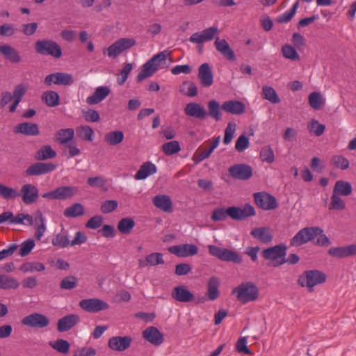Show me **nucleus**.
<instances>
[{
    "label": "nucleus",
    "mask_w": 356,
    "mask_h": 356,
    "mask_svg": "<svg viewBox=\"0 0 356 356\" xmlns=\"http://www.w3.org/2000/svg\"><path fill=\"white\" fill-rule=\"evenodd\" d=\"M236 124L234 122H229L227 124L225 130V136L223 138V143L225 145H228L231 143L236 131Z\"/></svg>",
    "instance_id": "62"
},
{
    "label": "nucleus",
    "mask_w": 356,
    "mask_h": 356,
    "mask_svg": "<svg viewBox=\"0 0 356 356\" xmlns=\"http://www.w3.org/2000/svg\"><path fill=\"white\" fill-rule=\"evenodd\" d=\"M229 175L235 179L248 180L252 176V168L247 164H235L229 168Z\"/></svg>",
    "instance_id": "16"
},
{
    "label": "nucleus",
    "mask_w": 356,
    "mask_h": 356,
    "mask_svg": "<svg viewBox=\"0 0 356 356\" xmlns=\"http://www.w3.org/2000/svg\"><path fill=\"white\" fill-rule=\"evenodd\" d=\"M208 115L214 119L216 121H220L222 118L220 111V106L219 102L216 100H211L208 102Z\"/></svg>",
    "instance_id": "43"
},
{
    "label": "nucleus",
    "mask_w": 356,
    "mask_h": 356,
    "mask_svg": "<svg viewBox=\"0 0 356 356\" xmlns=\"http://www.w3.org/2000/svg\"><path fill=\"white\" fill-rule=\"evenodd\" d=\"M214 45L217 51H218L227 60H234L236 59L234 51L231 49L228 42L225 39H220L219 37H216Z\"/></svg>",
    "instance_id": "26"
},
{
    "label": "nucleus",
    "mask_w": 356,
    "mask_h": 356,
    "mask_svg": "<svg viewBox=\"0 0 356 356\" xmlns=\"http://www.w3.org/2000/svg\"><path fill=\"white\" fill-rule=\"evenodd\" d=\"M0 196L7 200H15L19 197V193L16 189L0 183Z\"/></svg>",
    "instance_id": "46"
},
{
    "label": "nucleus",
    "mask_w": 356,
    "mask_h": 356,
    "mask_svg": "<svg viewBox=\"0 0 356 356\" xmlns=\"http://www.w3.org/2000/svg\"><path fill=\"white\" fill-rule=\"evenodd\" d=\"M309 103L312 108L319 110L323 104L321 95L317 92H312L309 95Z\"/></svg>",
    "instance_id": "55"
},
{
    "label": "nucleus",
    "mask_w": 356,
    "mask_h": 356,
    "mask_svg": "<svg viewBox=\"0 0 356 356\" xmlns=\"http://www.w3.org/2000/svg\"><path fill=\"white\" fill-rule=\"evenodd\" d=\"M19 193L22 202L26 205L36 202L39 198L38 188L30 183L23 184Z\"/></svg>",
    "instance_id": "10"
},
{
    "label": "nucleus",
    "mask_w": 356,
    "mask_h": 356,
    "mask_svg": "<svg viewBox=\"0 0 356 356\" xmlns=\"http://www.w3.org/2000/svg\"><path fill=\"white\" fill-rule=\"evenodd\" d=\"M308 131L316 136H321L325 130V126L318 122V120L312 119L307 124Z\"/></svg>",
    "instance_id": "48"
},
{
    "label": "nucleus",
    "mask_w": 356,
    "mask_h": 356,
    "mask_svg": "<svg viewBox=\"0 0 356 356\" xmlns=\"http://www.w3.org/2000/svg\"><path fill=\"white\" fill-rule=\"evenodd\" d=\"M110 93V90L106 86L97 87L93 95L89 96L86 99V102L89 105H94L101 102L104 100Z\"/></svg>",
    "instance_id": "31"
},
{
    "label": "nucleus",
    "mask_w": 356,
    "mask_h": 356,
    "mask_svg": "<svg viewBox=\"0 0 356 356\" xmlns=\"http://www.w3.org/2000/svg\"><path fill=\"white\" fill-rule=\"evenodd\" d=\"M74 83L73 76L67 73L55 72L46 76L44 79V83L47 86L52 84L60 86H70Z\"/></svg>",
    "instance_id": "12"
},
{
    "label": "nucleus",
    "mask_w": 356,
    "mask_h": 356,
    "mask_svg": "<svg viewBox=\"0 0 356 356\" xmlns=\"http://www.w3.org/2000/svg\"><path fill=\"white\" fill-rule=\"evenodd\" d=\"M19 286V283L17 279L7 275H0V289H16Z\"/></svg>",
    "instance_id": "39"
},
{
    "label": "nucleus",
    "mask_w": 356,
    "mask_h": 356,
    "mask_svg": "<svg viewBox=\"0 0 356 356\" xmlns=\"http://www.w3.org/2000/svg\"><path fill=\"white\" fill-rule=\"evenodd\" d=\"M353 188L350 183L348 181L339 180L333 188V193L341 196H348L352 193Z\"/></svg>",
    "instance_id": "34"
},
{
    "label": "nucleus",
    "mask_w": 356,
    "mask_h": 356,
    "mask_svg": "<svg viewBox=\"0 0 356 356\" xmlns=\"http://www.w3.org/2000/svg\"><path fill=\"white\" fill-rule=\"evenodd\" d=\"M79 321L80 318L77 314L67 315L58 321L57 330L60 332H67L75 326Z\"/></svg>",
    "instance_id": "20"
},
{
    "label": "nucleus",
    "mask_w": 356,
    "mask_h": 356,
    "mask_svg": "<svg viewBox=\"0 0 356 356\" xmlns=\"http://www.w3.org/2000/svg\"><path fill=\"white\" fill-rule=\"evenodd\" d=\"M35 228L34 236L38 241H40L47 230L46 219L43 216L42 213L40 210L34 212L33 225Z\"/></svg>",
    "instance_id": "19"
},
{
    "label": "nucleus",
    "mask_w": 356,
    "mask_h": 356,
    "mask_svg": "<svg viewBox=\"0 0 356 356\" xmlns=\"http://www.w3.org/2000/svg\"><path fill=\"white\" fill-rule=\"evenodd\" d=\"M52 244L55 247L64 248L70 245V241L68 239L67 232L62 229L61 232L57 234L52 239Z\"/></svg>",
    "instance_id": "41"
},
{
    "label": "nucleus",
    "mask_w": 356,
    "mask_h": 356,
    "mask_svg": "<svg viewBox=\"0 0 356 356\" xmlns=\"http://www.w3.org/2000/svg\"><path fill=\"white\" fill-rule=\"evenodd\" d=\"M171 296L174 300L182 302H191L194 298L193 294L184 285L175 287Z\"/></svg>",
    "instance_id": "24"
},
{
    "label": "nucleus",
    "mask_w": 356,
    "mask_h": 356,
    "mask_svg": "<svg viewBox=\"0 0 356 356\" xmlns=\"http://www.w3.org/2000/svg\"><path fill=\"white\" fill-rule=\"evenodd\" d=\"M322 232H323V229L318 227L302 228L290 240V245L293 247L300 246L314 240L316 236H318Z\"/></svg>",
    "instance_id": "3"
},
{
    "label": "nucleus",
    "mask_w": 356,
    "mask_h": 356,
    "mask_svg": "<svg viewBox=\"0 0 356 356\" xmlns=\"http://www.w3.org/2000/svg\"><path fill=\"white\" fill-rule=\"evenodd\" d=\"M220 30L217 26H213L202 31L194 33L190 37V42L196 44H202L206 42L212 40L218 37Z\"/></svg>",
    "instance_id": "7"
},
{
    "label": "nucleus",
    "mask_w": 356,
    "mask_h": 356,
    "mask_svg": "<svg viewBox=\"0 0 356 356\" xmlns=\"http://www.w3.org/2000/svg\"><path fill=\"white\" fill-rule=\"evenodd\" d=\"M332 163L337 168L346 170L349 167L348 160L342 155H335L332 158Z\"/></svg>",
    "instance_id": "58"
},
{
    "label": "nucleus",
    "mask_w": 356,
    "mask_h": 356,
    "mask_svg": "<svg viewBox=\"0 0 356 356\" xmlns=\"http://www.w3.org/2000/svg\"><path fill=\"white\" fill-rule=\"evenodd\" d=\"M22 323L34 328H44L49 325V318L39 313H33L24 317L22 320Z\"/></svg>",
    "instance_id": "15"
},
{
    "label": "nucleus",
    "mask_w": 356,
    "mask_h": 356,
    "mask_svg": "<svg viewBox=\"0 0 356 356\" xmlns=\"http://www.w3.org/2000/svg\"><path fill=\"white\" fill-rule=\"evenodd\" d=\"M79 306L83 310L90 313H97L109 308V305L106 302L98 298L81 300Z\"/></svg>",
    "instance_id": "11"
},
{
    "label": "nucleus",
    "mask_w": 356,
    "mask_h": 356,
    "mask_svg": "<svg viewBox=\"0 0 356 356\" xmlns=\"http://www.w3.org/2000/svg\"><path fill=\"white\" fill-rule=\"evenodd\" d=\"M232 294H236L238 300L242 304L254 301L259 296V291L255 284L252 282H243L234 288Z\"/></svg>",
    "instance_id": "1"
},
{
    "label": "nucleus",
    "mask_w": 356,
    "mask_h": 356,
    "mask_svg": "<svg viewBox=\"0 0 356 356\" xmlns=\"http://www.w3.org/2000/svg\"><path fill=\"white\" fill-rule=\"evenodd\" d=\"M74 135V131L72 129H64L58 131L56 138L60 144H65L73 138Z\"/></svg>",
    "instance_id": "52"
},
{
    "label": "nucleus",
    "mask_w": 356,
    "mask_h": 356,
    "mask_svg": "<svg viewBox=\"0 0 356 356\" xmlns=\"http://www.w3.org/2000/svg\"><path fill=\"white\" fill-rule=\"evenodd\" d=\"M78 279L73 276L69 275L64 277L60 282V288L63 290H72L78 286Z\"/></svg>",
    "instance_id": "50"
},
{
    "label": "nucleus",
    "mask_w": 356,
    "mask_h": 356,
    "mask_svg": "<svg viewBox=\"0 0 356 356\" xmlns=\"http://www.w3.org/2000/svg\"><path fill=\"white\" fill-rule=\"evenodd\" d=\"M146 259L149 266H156L164 264L163 254L159 252H154L147 254L146 256Z\"/></svg>",
    "instance_id": "64"
},
{
    "label": "nucleus",
    "mask_w": 356,
    "mask_h": 356,
    "mask_svg": "<svg viewBox=\"0 0 356 356\" xmlns=\"http://www.w3.org/2000/svg\"><path fill=\"white\" fill-rule=\"evenodd\" d=\"M250 146L249 138L245 135H241L236 140L235 144V149L238 152H243Z\"/></svg>",
    "instance_id": "63"
},
{
    "label": "nucleus",
    "mask_w": 356,
    "mask_h": 356,
    "mask_svg": "<svg viewBox=\"0 0 356 356\" xmlns=\"http://www.w3.org/2000/svg\"><path fill=\"white\" fill-rule=\"evenodd\" d=\"M326 280L325 275L318 270H309L302 273L298 277V284L302 287L309 288L313 291L314 286L323 284Z\"/></svg>",
    "instance_id": "2"
},
{
    "label": "nucleus",
    "mask_w": 356,
    "mask_h": 356,
    "mask_svg": "<svg viewBox=\"0 0 356 356\" xmlns=\"http://www.w3.org/2000/svg\"><path fill=\"white\" fill-rule=\"evenodd\" d=\"M132 338L129 336L113 337L108 341V346L113 350L122 352L131 346Z\"/></svg>",
    "instance_id": "18"
},
{
    "label": "nucleus",
    "mask_w": 356,
    "mask_h": 356,
    "mask_svg": "<svg viewBox=\"0 0 356 356\" xmlns=\"http://www.w3.org/2000/svg\"><path fill=\"white\" fill-rule=\"evenodd\" d=\"M135 44L136 41L133 38L119 39L106 49L107 55L111 58H115L124 51L132 47Z\"/></svg>",
    "instance_id": "6"
},
{
    "label": "nucleus",
    "mask_w": 356,
    "mask_h": 356,
    "mask_svg": "<svg viewBox=\"0 0 356 356\" xmlns=\"http://www.w3.org/2000/svg\"><path fill=\"white\" fill-rule=\"evenodd\" d=\"M299 2H296L289 10L286 11L279 17L278 22H288L291 21L296 14Z\"/></svg>",
    "instance_id": "61"
},
{
    "label": "nucleus",
    "mask_w": 356,
    "mask_h": 356,
    "mask_svg": "<svg viewBox=\"0 0 356 356\" xmlns=\"http://www.w3.org/2000/svg\"><path fill=\"white\" fill-rule=\"evenodd\" d=\"M58 165L53 163L37 162L26 168L24 172L26 176H40L53 172Z\"/></svg>",
    "instance_id": "13"
},
{
    "label": "nucleus",
    "mask_w": 356,
    "mask_h": 356,
    "mask_svg": "<svg viewBox=\"0 0 356 356\" xmlns=\"http://www.w3.org/2000/svg\"><path fill=\"white\" fill-rule=\"evenodd\" d=\"M135 221L131 218H122L118 223V231L123 234H129L134 227Z\"/></svg>",
    "instance_id": "42"
},
{
    "label": "nucleus",
    "mask_w": 356,
    "mask_h": 356,
    "mask_svg": "<svg viewBox=\"0 0 356 356\" xmlns=\"http://www.w3.org/2000/svg\"><path fill=\"white\" fill-rule=\"evenodd\" d=\"M56 156V152L50 145H44L38 149L35 154V159L37 161H44L54 159Z\"/></svg>",
    "instance_id": "36"
},
{
    "label": "nucleus",
    "mask_w": 356,
    "mask_h": 356,
    "mask_svg": "<svg viewBox=\"0 0 356 356\" xmlns=\"http://www.w3.org/2000/svg\"><path fill=\"white\" fill-rule=\"evenodd\" d=\"M44 269V265L40 262H26L20 267V270L24 273L40 272Z\"/></svg>",
    "instance_id": "53"
},
{
    "label": "nucleus",
    "mask_w": 356,
    "mask_h": 356,
    "mask_svg": "<svg viewBox=\"0 0 356 356\" xmlns=\"http://www.w3.org/2000/svg\"><path fill=\"white\" fill-rule=\"evenodd\" d=\"M262 96L273 104H277L280 102L275 89L270 86H264L263 87Z\"/></svg>",
    "instance_id": "47"
},
{
    "label": "nucleus",
    "mask_w": 356,
    "mask_h": 356,
    "mask_svg": "<svg viewBox=\"0 0 356 356\" xmlns=\"http://www.w3.org/2000/svg\"><path fill=\"white\" fill-rule=\"evenodd\" d=\"M0 54L12 63H19L22 60L19 52L8 44L0 45Z\"/></svg>",
    "instance_id": "27"
},
{
    "label": "nucleus",
    "mask_w": 356,
    "mask_h": 356,
    "mask_svg": "<svg viewBox=\"0 0 356 356\" xmlns=\"http://www.w3.org/2000/svg\"><path fill=\"white\" fill-rule=\"evenodd\" d=\"M198 78L204 87H209L212 85L213 76L209 63H204L199 67Z\"/></svg>",
    "instance_id": "23"
},
{
    "label": "nucleus",
    "mask_w": 356,
    "mask_h": 356,
    "mask_svg": "<svg viewBox=\"0 0 356 356\" xmlns=\"http://www.w3.org/2000/svg\"><path fill=\"white\" fill-rule=\"evenodd\" d=\"M156 71V68L153 66L152 63L149 60L142 66L141 71L136 76V81L141 82L143 80L152 76Z\"/></svg>",
    "instance_id": "38"
},
{
    "label": "nucleus",
    "mask_w": 356,
    "mask_h": 356,
    "mask_svg": "<svg viewBox=\"0 0 356 356\" xmlns=\"http://www.w3.org/2000/svg\"><path fill=\"white\" fill-rule=\"evenodd\" d=\"M254 199L256 205L264 210H273L278 206L275 197L266 192L255 193Z\"/></svg>",
    "instance_id": "9"
},
{
    "label": "nucleus",
    "mask_w": 356,
    "mask_h": 356,
    "mask_svg": "<svg viewBox=\"0 0 356 356\" xmlns=\"http://www.w3.org/2000/svg\"><path fill=\"white\" fill-rule=\"evenodd\" d=\"M42 101L49 107H55L60 104V97L57 92L47 90L42 93Z\"/></svg>",
    "instance_id": "35"
},
{
    "label": "nucleus",
    "mask_w": 356,
    "mask_h": 356,
    "mask_svg": "<svg viewBox=\"0 0 356 356\" xmlns=\"http://www.w3.org/2000/svg\"><path fill=\"white\" fill-rule=\"evenodd\" d=\"M49 346L62 354H66L70 350V343L65 339H57L56 341H50Z\"/></svg>",
    "instance_id": "49"
},
{
    "label": "nucleus",
    "mask_w": 356,
    "mask_h": 356,
    "mask_svg": "<svg viewBox=\"0 0 356 356\" xmlns=\"http://www.w3.org/2000/svg\"><path fill=\"white\" fill-rule=\"evenodd\" d=\"M250 234L263 243H269L273 241V235L268 227H261L252 229Z\"/></svg>",
    "instance_id": "30"
},
{
    "label": "nucleus",
    "mask_w": 356,
    "mask_h": 356,
    "mask_svg": "<svg viewBox=\"0 0 356 356\" xmlns=\"http://www.w3.org/2000/svg\"><path fill=\"white\" fill-rule=\"evenodd\" d=\"M227 213L232 219L236 220H242L256 214L254 207L248 204L243 207H230L227 208Z\"/></svg>",
    "instance_id": "14"
},
{
    "label": "nucleus",
    "mask_w": 356,
    "mask_h": 356,
    "mask_svg": "<svg viewBox=\"0 0 356 356\" xmlns=\"http://www.w3.org/2000/svg\"><path fill=\"white\" fill-rule=\"evenodd\" d=\"M84 213V208L80 203H74L65 209L63 214L67 218H76Z\"/></svg>",
    "instance_id": "45"
},
{
    "label": "nucleus",
    "mask_w": 356,
    "mask_h": 356,
    "mask_svg": "<svg viewBox=\"0 0 356 356\" xmlns=\"http://www.w3.org/2000/svg\"><path fill=\"white\" fill-rule=\"evenodd\" d=\"M156 165L150 161H147L143 163L139 170L134 175L136 180H142L146 179L149 175L156 172Z\"/></svg>",
    "instance_id": "32"
},
{
    "label": "nucleus",
    "mask_w": 356,
    "mask_h": 356,
    "mask_svg": "<svg viewBox=\"0 0 356 356\" xmlns=\"http://www.w3.org/2000/svg\"><path fill=\"white\" fill-rule=\"evenodd\" d=\"M161 149L165 155L171 156L178 153L181 149L177 140H172L163 143Z\"/></svg>",
    "instance_id": "44"
},
{
    "label": "nucleus",
    "mask_w": 356,
    "mask_h": 356,
    "mask_svg": "<svg viewBox=\"0 0 356 356\" xmlns=\"http://www.w3.org/2000/svg\"><path fill=\"white\" fill-rule=\"evenodd\" d=\"M282 52L283 56L288 59L292 60H299L300 56L296 50L289 44H285L282 47Z\"/></svg>",
    "instance_id": "56"
},
{
    "label": "nucleus",
    "mask_w": 356,
    "mask_h": 356,
    "mask_svg": "<svg viewBox=\"0 0 356 356\" xmlns=\"http://www.w3.org/2000/svg\"><path fill=\"white\" fill-rule=\"evenodd\" d=\"M220 280L216 277H212L209 279L207 285V298L213 301L218 298L220 296Z\"/></svg>",
    "instance_id": "33"
},
{
    "label": "nucleus",
    "mask_w": 356,
    "mask_h": 356,
    "mask_svg": "<svg viewBox=\"0 0 356 356\" xmlns=\"http://www.w3.org/2000/svg\"><path fill=\"white\" fill-rule=\"evenodd\" d=\"M54 191L56 200H63L72 197L76 193L78 189L73 186H61Z\"/></svg>",
    "instance_id": "37"
},
{
    "label": "nucleus",
    "mask_w": 356,
    "mask_h": 356,
    "mask_svg": "<svg viewBox=\"0 0 356 356\" xmlns=\"http://www.w3.org/2000/svg\"><path fill=\"white\" fill-rule=\"evenodd\" d=\"M34 215L26 214L23 213H18L15 217L14 222L15 224H22L24 225L32 226L33 225Z\"/></svg>",
    "instance_id": "57"
},
{
    "label": "nucleus",
    "mask_w": 356,
    "mask_h": 356,
    "mask_svg": "<svg viewBox=\"0 0 356 356\" xmlns=\"http://www.w3.org/2000/svg\"><path fill=\"white\" fill-rule=\"evenodd\" d=\"M260 159L263 162L272 163L275 161V154L269 145L264 146L260 151Z\"/></svg>",
    "instance_id": "54"
},
{
    "label": "nucleus",
    "mask_w": 356,
    "mask_h": 356,
    "mask_svg": "<svg viewBox=\"0 0 356 356\" xmlns=\"http://www.w3.org/2000/svg\"><path fill=\"white\" fill-rule=\"evenodd\" d=\"M168 250L170 253L179 257H191L197 254L198 252L197 247L191 243L170 246Z\"/></svg>",
    "instance_id": "17"
},
{
    "label": "nucleus",
    "mask_w": 356,
    "mask_h": 356,
    "mask_svg": "<svg viewBox=\"0 0 356 356\" xmlns=\"http://www.w3.org/2000/svg\"><path fill=\"white\" fill-rule=\"evenodd\" d=\"M35 51L38 54L43 56H51L55 58H60L62 56L60 47L54 41L51 40H38L35 44Z\"/></svg>",
    "instance_id": "4"
},
{
    "label": "nucleus",
    "mask_w": 356,
    "mask_h": 356,
    "mask_svg": "<svg viewBox=\"0 0 356 356\" xmlns=\"http://www.w3.org/2000/svg\"><path fill=\"white\" fill-rule=\"evenodd\" d=\"M15 134H22L26 136H35L40 134L38 126L35 123L22 122L14 128Z\"/></svg>",
    "instance_id": "29"
},
{
    "label": "nucleus",
    "mask_w": 356,
    "mask_h": 356,
    "mask_svg": "<svg viewBox=\"0 0 356 356\" xmlns=\"http://www.w3.org/2000/svg\"><path fill=\"white\" fill-rule=\"evenodd\" d=\"M152 203L157 209L164 212L172 213L173 211L172 202L167 195H155L152 198Z\"/></svg>",
    "instance_id": "21"
},
{
    "label": "nucleus",
    "mask_w": 356,
    "mask_h": 356,
    "mask_svg": "<svg viewBox=\"0 0 356 356\" xmlns=\"http://www.w3.org/2000/svg\"><path fill=\"white\" fill-rule=\"evenodd\" d=\"M346 207V204L344 201L340 197V195L332 193L331 197V202L329 207V209H334L341 211L344 209Z\"/></svg>",
    "instance_id": "60"
},
{
    "label": "nucleus",
    "mask_w": 356,
    "mask_h": 356,
    "mask_svg": "<svg viewBox=\"0 0 356 356\" xmlns=\"http://www.w3.org/2000/svg\"><path fill=\"white\" fill-rule=\"evenodd\" d=\"M184 113L186 115L200 120L205 119L208 116L205 109L201 105L195 102L188 103L184 108Z\"/></svg>",
    "instance_id": "25"
},
{
    "label": "nucleus",
    "mask_w": 356,
    "mask_h": 356,
    "mask_svg": "<svg viewBox=\"0 0 356 356\" xmlns=\"http://www.w3.org/2000/svg\"><path fill=\"white\" fill-rule=\"evenodd\" d=\"M124 138L122 131H114L106 134L104 136V141L110 145H117L121 143Z\"/></svg>",
    "instance_id": "40"
},
{
    "label": "nucleus",
    "mask_w": 356,
    "mask_h": 356,
    "mask_svg": "<svg viewBox=\"0 0 356 356\" xmlns=\"http://www.w3.org/2000/svg\"><path fill=\"white\" fill-rule=\"evenodd\" d=\"M143 338L155 346L161 345L163 341V335L155 327H149L143 332Z\"/></svg>",
    "instance_id": "22"
},
{
    "label": "nucleus",
    "mask_w": 356,
    "mask_h": 356,
    "mask_svg": "<svg viewBox=\"0 0 356 356\" xmlns=\"http://www.w3.org/2000/svg\"><path fill=\"white\" fill-rule=\"evenodd\" d=\"M222 109L232 115H241L245 111V104L238 100H229L225 102L222 105Z\"/></svg>",
    "instance_id": "28"
},
{
    "label": "nucleus",
    "mask_w": 356,
    "mask_h": 356,
    "mask_svg": "<svg viewBox=\"0 0 356 356\" xmlns=\"http://www.w3.org/2000/svg\"><path fill=\"white\" fill-rule=\"evenodd\" d=\"M287 247L284 243H280L273 247L263 250L261 257L266 260L273 261V264L280 259H283L286 255Z\"/></svg>",
    "instance_id": "8"
},
{
    "label": "nucleus",
    "mask_w": 356,
    "mask_h": 356,
    "mask_svg": "<svg viewBox=\"0 0 356 356\" xmlns=\"http://www.w3.org/2000/svg\"><path fill=\"white\" fill-rule=\"evenodd\" d=\"M76 134L81 139L92 141L94 138V131L89 126H81L76 129Z\"/></svg>",
    "instance_id": "51"
},
{
    "label": "nucleus",
    "mask_w": 356,
    "mask_h": 356,
    "mask_svg": "<svg viewBox=\"0 0 356 356\" xmlns=\"http://www.w3.org/2000/svg\"><path fill=\"white\" fill-rule=\"evenodd\" d=\"M35 245V243L33 239L24 241L20 245L18 254L21 257H26L31 252Z\"/></svg>",
    "instance_id": "59"
},
{
    "label": "nucleus",
    "mask_w": 356,
    "mask_h": 356,
    "mask_svg": "<svg viewBox=\"0 0 356 356\" xmlns=\"http://www.w3.org/2000/svg\"><path fill=\"white\" fill-rule=\"evenodd\" d=\"M209 252L213 257L223 261H232L235 264H241L242 259L235 251L227 248H222L213 245H208Z\"/></svg>",
    "instance_id": "5"
}]
</instances>
